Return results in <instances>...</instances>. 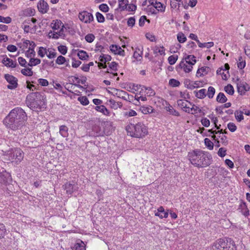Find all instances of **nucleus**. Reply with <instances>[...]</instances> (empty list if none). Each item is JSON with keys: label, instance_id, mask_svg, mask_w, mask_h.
Returning <instances> with one entry per match:
<instances>
[{"label": "nucleus", "instance_id": "nucleus-14", "mask_svg": "<svg viewBox=\"0 0 250 250\" xmlns=\"http://www.w3.org/2000/svg\"><path fill=\"white\" fill-rule=\"evenodd\" d=\"M179 68L183 69L186 73H189L192 70L193 67L192 65H188V64L185 63V61L183 60L176 67L177 70Z\"/></svg>", "mask_w": 250, "mask_h": 250}, {"label": "nucleus", "instance_id": "nucleus-4", "mask_svg": "<svg viewBox=\"0 0 250 250\" xmlns=\"http://www.w3.org/2000/svg\"><path fill=\"white\" fill-rule=\"evenodd\" d=\"M126 130L130 136L136 138L143 137L147 133V129L142 123H138L136 124L130 123L127 126Z\"/></svg>", "mask_w": 250, "mask_h": 250}, {"label": "nucleus", "instance_id": "nucleus-49", "mask_svg": "<svg viewBox=\"0 0 250 250\" xmlns=\"http://www.w3.org/2000/svg\"><path fill=\"white\" fill-rule=\"evenodd\" d=\"M96 17L98 22L103 23L105 21L104 16L100 12H98L96 13Z\"/></svg>", "mask_w": 250, "mask_h": 250}, {"label": "nucleus", "instance_id": "nucleus-7", "mask_svg": "<svg viewBox=\"0 0 250 250\" xmlns=\"http://www.w3.org/2000/svg\"><path fill=\"white\" fill-rule=\"evenodd\" d=\"M80 20L85 23H89L94 20L93 15L86 11H83L79 14Z\"/></svg>", "mask_w": 250, "mask_h": 250}, {"label": "nucleus", "instance_id": "nucleus-33", "mask_svg": "<svg viewBox=\"0 0 250 250\" xmlns=\"http://www.w3.org/2000/svg\"><path fill=\"white\" fill-rule=\"evenodd\" d=\"M243 114H244V111H238V110L235 111V112L234 113L235 117L236 120L238 122H240L242 120L244 119Z\"/></svg>", "mask_w": 250, "mask_h": 250}, {"label": "nucleus", "instance_id": "nucleus-2", "mask_svg": "<svg viewBox=\"0 0 250 250\" xmlns=\"http://www.w3.org/2000/svg\"><path fill=\"white\" fill-rule=\"evenodd\" d=\"M188 156L192 165L197 167H207L210 165L212 162L211 154L200 149L189 152Z\"/></svg>", "mask_w": 250, "mask_h": 250}, {"label": "nucleus", "instance_id": "nucleus-23", "mask_svg": "<svg viewBox=\"0 0 250 250\" xmlns=\"http://www.w3.org/2000/svg\"><path fill=\"white\" fill-rule=\"evenodd\" d=\"M188 104L192 106L191 107H189V113L195 115L198 113H201L202 112V110L198 106L192 104L191 102H188Z\"/></svg>", "mask_w": 250, "mask_h": 250}, {"label": "nucleus", "instance_id": "nucleus-61", "mask_svg": "<svg viewBox=\"0 0 250 250\" xmlns=\"http://www.w3.org/2000/svg\"><path fill=\"white\" fill-rule=\"evenodd\" d=\"M227 126L229 130L232 132H234L237 129V126L233 123H229Z\"/></svg>", "mask_w": 250, "mask_h": 250}, {"label": "nucleus", "instance_id": "nucleus-10", "mask_svg": "<svg viewBox=\"0 0 250 250\" xmlns=\"http://www.w3.org/2000/svg\"><path fill=\"white\" fill-rule=\"evenodd\" d=\"M103 130L98 125H94L92 128V130L89 132V135L93 137L102 136L104 134Z\"/></svg>", "mask_w": 250, "mask_h": 250}, {"label": "nucleus", "instance_id": "nucleus-27", "mask_svg": "<svg viewBox=\"0 0 250 250\" xmlns=\"http://www.w3.org/2000/svg\"><path fill=\"white\" fill-rule=\"evenodd\" d=\"M95 109L97 111L102 112L105 115H108L109 114V111L105 107V106L103 105L96 106Z\"/></svg>", "mask_w": 250, "mask_h": 250}, {"label": "nucleus", "instance_id": "nucleus-44", "mask_svg": "<svg viewBox=\"0 0 250 250\" xmlns=\"http://www.w3.org/2000/svg\"><path fill=\"white\" fill-rule=\"evenodd\" d=\"M78 100L81 104L84 105H87L89 104V101L86 96H82L78 98Z\"/></svg>", "mask_w": 250, "mask_h": 250}, {"label": "nucleus", "instance_id": "nucleus-32", "mask_svg": "<svg viewBox=\"0 0 250 250\" xmlns=\"http://www.w3.org/2000/svg\"><path fill=\"white\" fill-rule=\"evenodd\" d=\"M21 73L23 75L26 76H32L33 74V72L32 70V69L30 68H27V67L21 69Z\"/></svg>", "mask_w": 250, "mask_h": 250}, {"label": "nucleus", "instance_id": "nucleus-41", "mask_svg": "<svg viewBox=\"0 0 250 250\" xmlns=\"http://www.w3.org/2000/svg\"><path fill=\"white\" fill-rule=\"evenodd\" d=\"M154 6L157 9V11L164 12L165 10V7L163 6V4L160 2H155Z\"/></svg>", "mask_w": 250, "mask_h": 250}, {"label": "nucleus", "instance_id": "nucleus-58", "mask_svg": "<svg viewBox=\"0 0 250 250\" xmlns=\"http://www.w3.org/2000/svg\"><path fill=\"white\" fill-rule=\"evenodd\" d=\"M65 58L64 57L61 55L57 58L56 61V62L58 64H62L65 62Z\"/></svg>", "mask_w": 250, "mask_h": 250}, {"label": "nucleus", "instance_id": "nucleus-16", "mask_svg": "<svg viewBox=\"0 0 250 250\" xmlns=\"http://www.w3.org/2000/svg\"><path fill=\"white\" fill-rule=\"evenodd\" d=\"M189 101L187 100H178L177 101L178 105L185 112L189 113V106L187 104Z\"/></svg>", "mask_w": 250, "mask_h": 250}, {"label": "nucleus", "instance_id": "nucleus-21", "mask_svg": "<svg viewBox=\"0 0 250 250\" xmlns=\"http://www.w3.org/2000/svg\"><path fill=\"white\" fill-rule=\"evenodd\" d=\"M195 58L194 56L190 55L187 56L183 60L185 61V63L192 66L196 62Z\"/></svg>", "mask_w": 250, "mask_h": 250}, {"label": "nucleus", "instance_id": "nucleus-48", "mask_svg": "<svg viewBox=\"0 0 250 250\" xmlns=\"http://www.w3.org/2000/svg\"><path fill=\"white\" fill-rule=\"evenodd\" d=\"M199 83L200 82L199 81H195L192 84L189 83L188 84H187V88L190 89H193L195 88L199 87Z\"/></svg>", "mask_w": 250, "mask_h": 250}, {"label": "nucleus", "instance_id": "nucleus-20", "mask_svg": "<svg viewBox=\"0 0 250 250\" xmlns=\"http://www.w3.org/2000/svg\"><path fill=\"white\" fill-rule=\"evenodd\" d=\"M138 88H141V91H140V93L142 92L144 90H147L146 94L147 95V96H154L155 94L154 91L150 87H146L144 85H139V86L137 85H136Z\"/></svg>", "mask_w": 250, "mask_h": 250}, {"label": "nucleus", "instance_id": "nucleus-43", "mask_svg": "<svg viewBox=\"0 0 250 250\" xmlns=\"http://www.w3.org/2000/svg\"><path fill=\"white\" fill-rule=\"evenodd\" d=\"M204 142L206 146L209 149L212 150L213 148V143L208 139L205 138L204 139Z\"/></svg>", "mask_w": 250, "mask_h": 250}, {"label": "nucleus", "instance_id": "nucleus-54", "mask_svg": "<svg viewBox=\"0 0 250 250\" xmlns=\"http://www.w3.org/2000/svg\"><path fill=\"white\" fill-rule=\"evenodd\" d=\"M120 47V46L117 45L112 44L110 46V50L115 54H117V52H118Z\"/></svg>", "mask_w": 250, "mask_h": 250}, {"label": "nucleus", "instance_id": "nucleus-57", "mask_svg": "<svg viewBox=\"0 0 250 250\" xmlns=\"http://www.w3.org/2000/svg\"><path fill=\"white\" fill-rule=\"evenodd\" d=\"M59 51L62 55H65L67 53V47L64 45H59L58 47Z\"/></svg>", "mask_w": 250, "mask_h": 250}, {"label": "nucleus", "instance_id": "nucleus-39", "mask_svg": "<svg viewBox=\"0 0 250 250\" xmlns=\"http://www.w3.org/2000/svg\"><path fill=\"white\" fill-rule=\"evenodd\" d=\"M167 110L172 115L175 116H179L180 114L179 112H178L177 110H176L174 108L171 106L169 105L167 108Z\"/></svg>", "mask_w": 250, "mask_h": 250}, {"label": "nucleus", "instance_id": "nucleus-40", "mask_svg": "<svg viewBox=\"0 0 250 250\" xmlns=\"http://www.w3.org/2000/svg\"><path fill=\"white\" fill-rule=\"evenodd\" d=\"M224 90L229 94L232 95L234 94V88L233 86L230 84H229L224 87Z\"/></svg>", "mask_w": 250, "mask_h": 250}, {"label": "nucleus", "instance_id": "nucleus-6", "mask_svg": "<svg viewBox=\"0 0 250 250\" xmlns=\"http://www.w3.org/2000/svg\"><path fill=\"white\" fill-rule=\"evenodd\" d=\"M7 156L10 162L19 163L23 159L24 153L21 149L15 148L8 152Z\"/></svg>", "mask_w": 250, "mask_h": 250}, {"label": "nucleus", "instance_id": "nucleus-3", "mask_svg": "<svg viewBox=\"0 0 250 250\" xmlns=\"http://www.w3.org/2000/svg\"><path fill=\"white\" fill-rule=\"evenodd\" d=\"M27 106L33 110L40 109L45 107V101L43 95L40 92H32L27 95L26 99Z\"/></svg>", "mask_w": 250, "mask_h": 250}, {"label": "nucleus", "instance_id": "nucleus-25", "mask_svg": "<svg viewBox=\"0 0 250 250\" xmlns=\"http://www.w3.org/2000/svg\"><path fill=\"white\" fill-rule=\"evenodd\" d=\"M194 93L195 96L199 99H203L205 98L206 95V90L205 89H202L199 91H194Z\"/></svg>", "mask_w": 250, "mask_h": 250}, {"label": "nucleus", "instance_id": "nucleus-38", "mask_svg": "<svg viewBox=\"0 0 250 250\" xmlns=\"http://www.w3.org/2000/svg\"><path fill=\"white\" fill-rule=\"evenodd\" d=\"M140 110L143 114H146L151 113L152 112L153 109L151 106H141L140 108Z\"/></svg>", "mask_w": 250, "mask_h": 250}, {"label": "nucleus", "instance_id": "nucleus-31", "mask_svg": "<svg viewBox=\"0 0 250 250\" xmlns=\"http://www.w3.org/2000/svg\"><path fill=\"white\" fill-rule=\"evenodd\" d=\"M85 245L84 243L80 241V242H77L75 244L72 248V250H83L84 249Z\"/></svg>", "mask_w": 250, "mask_h": 250}, {"label": "nucleus", "instance_id": "nucleus-51", "mask_svg": "<svg viewBox=\"0 0 250 250\" xmlns=\"http://www.w3.org/2000/svg\"><path fill=\"white\" fill-rule=\"evenodd\" d=\"M180 84V82L174 79H171L169 81V84L172 87H177Z\"/></svg>", "mask_w": 250, "mask_h": 250}, {"label": "nucleus", "instance_id": "nucleus-52", "mask_svg": "<svg viewBox=\"0 0 250 250\" xmlns=\"http://www.w3.org/2000/svg\"><path fill=\"white\" fill-rule=\"evenodd\" d=\"M99 9L104 13L107 12L109 10V7L106 4L103 3L99 6Z\"/></svg>", "mask_w": 250, "mask_h": 250}, {"label": "nucleus", "instance_id": "nucleus-59", "mask_svg": "<svg viewBox=\"0 0 250 250\" xmlns=\"http://www.w3.org/2000/svg\"><path fill=\"white\" fill-rule=\"evenodd\" d=\"M85 39L88 42H92L95 39V36L92 34H88L85 37Z\"/></svg>", "mask_w": 250, "mask_h": 250}, {"label": "nucleus", "instance_id": "nucleus-63", "mask_svg": "<svg viewBox=\"0 0 250 250\" xmlns=\"http://www.w3.org/2000/svg\"><path fill=\"white\" fill-rule=\"evenodd\" d=\"M124 115L126 117H132L136 116L137 115V113L135 111L130 109L129 111L125 112Z\"/></svg>", "mask_w": 250, "mask_h": 250}, {"label": "nucleus", "instance_id": "nucleus-30", "mask_svg": "<svg viewBox=\"0 0 250 250\" xmlns=\"http://www.w3.org/2000/svg\"><path fill=\"white\" fill-rule=\"evenodd\" d=\"M108 102L111 107L114 109H117L118 107H121L122 106V104L121 102H116L112 99L109 100Z\"/></svg>", "mask_w": 250, "mask_h": 250}, {"label": "nucleus", "instance_id": "nucleus-17", "mask_svg": "<svg viewBox=\"0 0 250 250\" xmlns=\"http://www.w3.org/2000/svg\"><path fill=\"white\" fill-rule=\"evenodd\" d=\"M1 62L6 66L11 68H15L18 65L16 62H14L13 60L7 58L6 56L3 58L1 61Z\"/></svg>", "mask_w": 250, "mask_h": 250}, {"label": "nucleus", "instance_id": "nucleus-1", "mask_svg": "<svg viewBox=\"0 0 250 250\" xmlns=\"http://www.w3.org/2000/svg\"><path fill=\"white\" fill-rule=\"evenodd\" d=\"M27 119L25 112L21 107L12 109L3 120V124L13 131H19L24 127Z\"/></svg>", "mask_w": 250, "mask_h": 250}, {"label": "nucleus", "instance_id": "nucleus-22", "mask_svg": "<svg viewBox=\"0 0 250 250\" xmlns=\"http://www.w3.org/2000/svg\"><path fill=\"white\" fill-rule=\"evenodd\" d=\"M209 70L210 68L209 67H202L197 70L196 76L198 77L203 76L204 75L208 74Z\"/></svg>", "mask_w": 250, "mask_h": 250}, {"label": "nucleus", "instance_id": "nucleus-29", "mask_svg": "<svg viewBox=\"0 0 250 250\" xmlns=\"http://www.w3.org/2000/svg\"><path fill=\"white\" fill-rule=\"evenodd\" d=\"M216 101L220 103H225L227 101V98L223 93L220 92L216 98Z\"/></svg>", "mask_w": 250, "mask_h": 250}, {"label": "nucleus", "instance_id": "nucleus-53", "mask_svg": "<svg viewBox=\"0 0 250 250\" xmlns=\"http://www.w3.org/2000/svg\"><path fill=\"white\" fill-rule=\"evenodd\" d=\"M0 22L5 23H9L11 22V18L9 17H4L0 16Z\"/></svg>", "mask_w": 250, "mask_h": 250}, {"label": "nucleus", "instance_id": "nucleus-13", "mask_svg": "<svg viewBox=\"0 0 250 250\" xmlns=\"http://www.w3.org/2000/svg\"><path fill=\"white\" fill-rule=\"evenodd\" d=\"M38 9L42 14L46 13L49 9L48 3L44 0H40L38 3Z\"/></svg>", "mask_w": 250, "mask_h": 250}, {"label": "nucleus", "instance_id": "nucleus-28", "mask_svg": "<svg viewBox=\"0 0 250 250\" xmlns=\"http://www.w3.org/2000/svg\"><path fill=\"white\" fill-rule=\"evenodd\" d=\"M68 127L64 125H61L60 126L59 132L63 137H66L68 134Z\"/></svg>", "mask_w": 250, "mask_h": 250}, {"label": "nucleus", "instance_id": "nucleus-11", "mask_svg": "<svg viewBox=\"0 0 250 250\" xmlns=\"http://www.w3.org/2000/svg\"><path fill=\"white\" fill-rule=\"evenodd\" d=\"M250 89V86L245 82H240L237 83V90L241 95L245 94V92L249 91Z\"/></svg>", "mask_w": 250, "mask_h": 250}, {"label": "nucleus", "instance_id": "nucleus-36", "mask_svg": "<svg viewBox=\"0 0 250 250\" xmlns=\"http://www.w3.org/2000/svg\"><path fill=\"white\" fill-rule=\"evenodd\" d=\"M198 44L199 47L201 48L207 47L208 48H209L213 46L214 43L213 42L201 43L199 41H198Z\"/></svg>", "mask_w": 250, "mask_h": 250}, {"label": "nucleus", "instance_id": "nucleus-9", "mask_svg": "<svg viewBox=\"0 0 250 250\" xmlns=\"http://www.w3.org/2000/svg\"><path fill=\"white\" fill-rule=\"evenodd\" d=\"M12 181L11 175L5 170L0 172V183L6 185Z\"/></svg>", "mask_w": 250, "mask_h": 250}, {"label": "nucleus", "instance_id": "nucleus-24", "mask_svg": "<svg viewBox=\"0 0 250 250\" xmlns=\"http://www.w3.org/2000/svg\"><path fill=\"white\" fill-rule=\"evenodd\" d=\"M118 8L116 9V10L119 9L122 11L127 8V6L128 5V0H118Z\"/></svg>", "mask_w": 250, "mask_h": 250}, {"label": "nucleus", "instance_id": "nucleus-62", "mask_svg": "<svg viewBox=\"0 0 250 250\" xmlns=\"http://www.w3.org/2000/svg\"><path fill=\"white\" fill-rule=\"evenodd\" d=\"M201 122L202 125L205 127H208L210 125V121L207 118H203Z\"/></svg>", "mask_w": 250, "mask_h": 250}, {"label": "nucleus", "instance_id": "nucleus-35", "mask_svg": "<svg viewBox=\"0 0 250 250\" xmlns=\"http://www.w3.org/2000/svg\"><path fill=\"white\" fill-rule=\"evenodd\" d=\"M41 60L38 58H31L29 62L28 63V66H33L38 65L41 63Z\"/></svg>", "mask_w": 250, "mask_h": 250}, {"label": "nucleus", "instance_id": "nucleus-64", "mask_svg": "<svg viewBox=\"0 0 250 250\" xmlns=\"http://www.w3.org/2000/svg\"><path fill=\"white\" fill-rule=\"evenodd\" d=\"M226 149L223 147L220 148L218 151V155L221 157H223L226 155Z\"/></svg>", "mask_w": 250, "mask_h": 250}, {"label": "nucleus", "instance_id": "nucleus-15", "mask_svg": "<svg viewBox=\"0 0 250 250\" xmlns=\"http://www.w3.org/2000/svg\"><path fill=\"white\" fill-rule=\"evenodd\" d=\"M64 25H62V27L61 28L59 31L58 32H52L50 31L48 35L50 38H52L55 39H58L59 37H63L65 36L64 34L63 28Z\"/></svg>", "mask_w": 250, "mask_h": 250}, {"label": "nucleus", "instance_id": "nucleus-34", "mask_svg": "<svg viewBox=\"0 0 250 250\" xmlns=\"http://www.w3.org/2000/svg\"><path fill=\"white\" fill-rule=\"evenodd\" d=\"M78 56L79 59L82 60H85L88 58L87 53L83 50H80L78 53Z\"/></svg>", "mask_w": 250, "mask_h": 250}, {"label": "nucleus", "instance_id": "nucleus-46", "mask_svg": "<svg viewBox=\"0 0 250 250\" xmlns=\"http://www.w3.org/2000/svg\"><path fill=\"white\" fill-rule=\"evenodd\" d=\"M47 51L45 48L40 47L38 52V55L41 57H43L45 54H47Z\"/></svg>", "mask_w": 250, "mask_h": 250}, {"label": "nucleus", "instance_id": "nucleus-12", "mask_svg": "<svg viewBox=\"0 0 250 250\" xmlns=\"http://www.w3.org/2000/svg\"><path fill=\"white\" fill-rule=\"evenodd\" d=\"M64 188L66 190V192L67 194L71 195L73 192L78 190V187L77 185L75 184L68 182L64 185Z\"/></svg>", "mask_w": 250, "mask_h": 250}, {"label": "nucleus", "instance_id": "nucleus-5", "mask_svg": "<svg viewBox=\"0 0 250 250\" xmlns=\"http://www.w3.org/2000/svg\"><path fill=\"white\" fill-rule=\"evenodd\" d=\"M211 250H236V248L231 238L219 239L213 244Z\"/></svg>", "mask_w": 250, "mask_h": 250}, {"label": "nucleus", "instance_id": "nucleus-18", "mask_svg": "<svg viewBox=\"0 0 250 250\" xmlns=\"http://www.w3.org/2000/svg\"><path fill=\"white\" fill-rule=\"evenodd\" d=\"M238 210L245 217H247L250 215L249 210L245 202H241L240 203Z\"/></svg>", "mask_w": 250, "mask_h": 250}, {"label": "nucleus", "instance_id": "nucleus-50", "mask_svg": "<svg viewBox=\"0 0 250 250\" xmlns=\"http://www.w3.org/2000/svg\"><path fill=\"white\" fill-rule=\"evenodd\" d=\"M18 60L19 64L21 66L24 67H26L27 66H28V63H27L26 61L25 60V59H24L22 57H19Z\"/></svg>", "mask_w": 250, "mask_h": 250}, {"label": "nucleus", "instance_id": "nucleus-26", "mask_svg": "<svg viewBox=\"0 0 250 250\" xmlns=\"http://www.w3.org/2000/svg\"><path fill=\"white\" fill-rule=\"evenodd\" d=\"M62 25L63 24L60 20H56L53 21L51 23V27L53 30H58L62 28Z\"/></svg>", "mask_w": 250, "mask_h": 250}, {"label": "nucleus", "instance_id": "nucleus-42", "mask_svg": "<svg viewBox=\"0 0 250 250\" xmlns=\"http://www.w3.org/2000/svg\"><path fill=\"white\" fill-rule=\"evenodd\" d=\"M177 38L178 42L180 43H184L187 40L186 37L182 32L179 33L177 35Z\"/></svg>", "mask_w": 250, "mask_h": 250}, {"label": "nucleus", "instance_id": "nucleus-60", "mask_svg": "<svg viewBox=\"0 0 250 250\" xmlns=\"http://www.w3.org/2000/svg\"><path fill=\"white\" fill-rule=\"evenodd\" d=\"M159 53L161 55L165 54V49L163 46L159 48V47H155L154 50V53L157 54Z\"/></svg>", "mask_w": 250, "mask_h": 250}, {"label": "nucleus", "instance_id": "nucleus-47", "mask_svg": "<svg viewBox=\"0 0 250 250\" xmlns=\"http://www.w3.org/2000/svg\"><path fill=\"white\" fill-rule=\"evenodd\" d=\"M178 59L177 55H171L168 58V61L170 64L173 65L175 63Z\"/></svg>", "mask_w": 250, "mask_h": 250}, {"label": "nucleus", "instance_id": "nucleus-8", "mask_svg": "<svg viewBox=\"0 0 250 250\" xmlns=\"http://www.w3.org/2000/svg\"><path fill=\"white\" fill-rule=\"evenodd\" d=\"M5 80L9 83V85H7L8 88L13 89L17 87L18 80L16 78L10 74H5L4 76Z\"/></svg>", "mask_w": 250, "mask_h": 250}, {"label": "nucleus", "instance_id": "nucleus-45", "mask_svg": "<svg viewBox=\"0 0 250 250\" xmlns=\"http://www.w3.org/2000/svg\"><path fill=\"white\" fill-rule=\"evenodd\" d=\"M36 55V52L33 49H28L25 52V56L27 58H33Z\"/></svg>", "mask_w": 250, "mask_h": 250}, {"label": "nucleus", "instance_id": "nucleus-19", "mask_svg": "<svg viewBox=\"0 0 250 250\" xmlns=\"http://www.w3.org/2000/svg\"><path fill=\"white\" fill-rule=\"evenodd\" d=\"M155 215L158 216L160 218H167L168 216V213L165 211L164 208L161 206L157 209V211L155 212Z\"/></svg>", "mask_w": 250, "mask_h": 250}, {"label": "nucleus", "instance_id": "nucleus-37", "mask_svg": "<svg viewBox=\"0 0 250 250\" xmlns=\"http://www.w3.org/2000/svg\"><path fill=\"white\" fill-rule=\"evenodd\" d=\"M215 93V88L212 86H209L208 88L207 93H206L207 96L208 97L209 99H212Z\"/></svg>", "mask_w": 250, "mask_h": 250}, {"label": "nucleus", "instance_id": "nucleus-56", "mask_svg": "<svg viewBox=\"0 0 250 250\" xmlns=\"http://www.w3.org/2000/svg\"><path fill=\"white\" fill-rule=\"evenodd\" d=\"M145 21H147L148 22H150L149 20H147L146 17L145 16H141L139 21V24L140 26H144Z\"/></svg>", "mask_w": 250, "mask_h": 250}, {"label": "nucleus", "instance_id": "nucleus-55", "mask_svg": "<svg viewBox=\"0 0 250 250\" xmlns=\"http://www.w3.org/2000/svg\"><path fill=\"white\" fill-rule=\"evenodd\" d=\"M220 138L221 142L225 146H226L228 144V141L227 140V136L225 135H218V138Z\"/></svg>", "mask_w": 250, "mask_h": 250}]
</instances>
